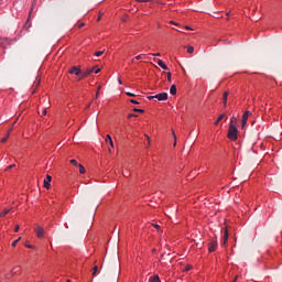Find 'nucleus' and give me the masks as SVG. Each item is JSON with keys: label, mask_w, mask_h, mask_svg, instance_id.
Returning <instances> with one entry per match:
<instances>
[{"label": "nucleus", "mask_w": 282, "mask_h": 282, "mask_svg": "<svg viewBox=\"0 0 282 282\" xmlns=\"http://www.w3.org/2000/svg\"><path fill=\"white\" fill-rule=\"evenodd\" d=\"M127 94V96H130L131 98H135V94H133V93H126Z\"/></svg>", "instance_id": "obj_32"}, {"label": "nucleus", "mask_w": 282, "mask_h": 282, "mask_svg": "<svg viewBox=\"0 0 282 282\" xmlns=\"http://www.w3.org/2000/svg\"><path fill=\"white\" fill-rule=\"evenodd\" d=\"M149 282H162V281L160 280V275L154 274L149 278Z\"/></svg>", "instance_id": "obj_10"}, {"label": "nucleus", "mask_w": 282, "mask_h": 282, "mask_svg": "<svg viewBox=\"0 0 282 282\" xmlns=\"http://www.w3.org/2000/svg\"><path fill=\"white\" fill-rule=\"evenodd\" d=\"M100 96V86H98L95 98H98Z\"/></svg>", "instance_id": "obj_28"}, {"label": "nucleus", "mask_w": 282, "mask_h": 282, "mask_svg": "<svg viewBox=\"0 0 282 282\" xmlns=\"http://www.w3.org/2000/svg\"><path fill=\"white\" fill-rule=\"evenodd\" d=\"M139 3H153V0H137Z\"/></svg>", "instance_id": "obj_19"}, {"label": "nucleus", "mask_w": 282, "mask_h": 282, "mask_svg": "<svg viewBox=\"0 0 282 282\" xmlns=\"http://www.w3.org/2000/svg\"><path fill=\"white\" fill-rule=\"evenodd\" d=\"M67 282H72L70 280H67Z\"/></svg>", "instance_id": "obj_49"}, {"label": "nucleus", "mask_w": 282, "mask_h": 282, "mask_svg": "<svg viewBox=\"0 0 282 282\" xmlns=\"http://www.w3.org/2000/svg\"><path fill=\"white\" fill-rule=\"evenodd\" d=\"M167 80H169V83H172V75H171V73H167Z\"/></svg>", "instance_id": "obj_33"}, {"label": "nucleus", "mask_w": 282, "mask_h": 282, "mask_svg": "<svg viewBox=\"0 0 282 282\" xmlns=\"http://www.w3.org/2000/svg\"><path fill=\"white\" fill-rule=\"evenodd\" d=\"M90 74H100V68L98 67H93L88 68L85 72H82V76H79L78 80H83V78H87V76H90Z\"/></svg>", "instance_id": "obj_2"}, {"label": "nucleus", "mask_w": 282, "mask_h": 282, "mask_svg": "<svg viewBox=\"0 0 282 282\" xmlns=\"http://www.w3.org/2000/svg\"><path fill=\"white\" fill-rule=\"evenodd\" d=\"M98 21H100V17L98 18Z\"/></svg>", "instance_id": "obj_48"}, {"label": "nucleus", "mask_w": 282, "mask_h": 282, "mask_svg": "<svg viewBox=\"0 0 282 282\" xmlns=\"http://www.w3.org/2000/svg\"><path fill=\"white\" fill-rule=\"evenodd\" d=\"M69 74H75V76H82L83 70H80V66H73L69 70Z\"/></svg>", "instance_id": "obj_5"}, {"label": "nucleus", "mask_w": 282, "mask_h": 282, "mask_svg": "<svg viewBox=\"0 0 282 282\" xmlns=\"http://www.w3.org/2000/svg\"><path fill=\"white\" fill-rule=\"evenodd\" d=\"M209 252H215L217 250V240H212L209 243Z\"/></svg>", "instance_id": "obj_8"}, {"label": "nucleus", "mask_w": 282, "mask_h": 282, "mask_svg": "<svg viewBox=\"0 0 282 282\" xmlns=\"http://www.w3.org/2000/svg\"><path fill=\"white\" fill-rule=\"evenodd\" d=\"M26 248H32V245H25Z\"/></svg>", "instance_id": "obj_42"}, {"label": "nucleus", "mask_w": 282, "mask_h": 282, "mask_svg": "<svg viewBox=\"0 0 282 282\" xmlns=\"http://www.w3.org/2000/svg\"><path fill=\"white\" fill-rule=\"evenodd\" d=\"M156 63L159 67H161L162 69H165V70L169 69V67L164 65V62H162V59H156Z\"/></svg>", "instance_id": "obj_14"}, {"label": "nucleus", "mask_w": 282, "mask_h": 282, "mask_svg": "<svg viewBox=\"0 0 282 282\" xmlns=\"http://www.w3.org/2000/svg\"><path fill=\"white\" fill-rule=\"evenodd\" d=\"M19 230H20V227H19V225H17L15 229H14V232H19Z\"/></svg>", "instance_id": "obj_39"}, {"label": "nucleus", "mask_w": 282, "mask_h": 282, "mask_svg": "<svg viewBox=\"0 0 282 282\" xmlns=\"http://www.w3.org/2000/svg\"><path fill=\"white\" fill-rule=\"evenodd\" d=\"M154 228H156V230H160V225L158 224H153Z\"/></svg>", "instance_id": "obj_38"}, {"label": "nucleus", "mask_w": 282, "mask_h": 282, "mask_svg": "<svg viewBox=\"0 0 282 282\" xmlns=\"http://www.w3.org/2000/svg\"><path fill=\"white\" fill-rule=\"evenodd\" d=\"M34 232L39 239L43 238L45 235V229L41 227V225H35L34 226Z\"/></svg>", "instance_id": "obj_4"}, {"label": "nucleus", "mask_w": 282, "mask_h": 282, "mask_svg": "<svg viewBox=\"0 0 282 282\" xmlns=\"http://www.w3.org/2000/svg\"><path fill=\"white\" fill-rule=\"evenodd\" d=\"M226 243H228V229L225 230L223 237V246H226Z\"/></svg>", "instance_id": "obj_13"}, {"label": "nucleus", "mask_w": 282, "mask_h": 282, "mask_svg": "<svg viewBox=\"0 0 282 282\" xmlns=\"http://www.w3.org/2000/svg\"><path fill=\"white\" fill-rule=\"evenodd\" d=\"M229 124H235V127H237V118L231 117Z\"/></svg>", "instance_id": "obj_18"}, {"label": "nucleus", "mask_w": 282, "mask_h": 282, "mask_svg": "<svg viewBox=\"0 0 282 282\" xmlns=\"http://www.w3.org/2000/svg\"><path fill=\"white\" fill-rule=\"evenodd\" d=\"M50 182H52V176H50V174L46 175V178L44 180V188L50 189Z\"/></svg>", "instance_id": "obj_9"}, {"label": "nucleus", "mask_w": 282, "mask_h": 282, "mask_svg": "<svg viewBox=\"0 0 282 282\" xmlns=\"http://www.w3.org/2000/svg\"><path fill=\"white\" fill-rule=\"evenodd\" d=\"M10 213V209H3V212L0 213V217H6Z\"/></svg>", "instance_id": "obj_17"}, {"label": "nucleus", "mask_w": 282, "mask_h": 282, "mask_svg": "<svg viewBox=\"0 0 282 282\" xmlns=\"http://www.w3.org/2000/svg\"><path fill=\"white\" fill-rule=\"evenodd\" d=\"M128 118H129V119H131V118H138V115H135V113H130V115H128Z\"/></svg>", "instance_id": "obj_31"}, {"label": "nucleus", "mask_w": 282, "mask_h": 282, "mask_svg": "<svg viewBox=\"0 0 282 282\" xmlns=\"http://www.w3.org/2000/svg\"><path fill=\"white\" fill-rule=\"evenodd\" d=\"M135 61H142V55H138V56L135 57Z\"/></svg>", "instance_id": "obj_36"}, {"label": "nucleus", "mask_w": 282, "mask_h": 282, "mask_svg": "<svg viewBox=\"0 0 282 282\" xmlns=\"http://www.w3.org/2000/svg\"><path fill=\"white\" fill-rule=\"evenodd\" d=\"M238 276L235 278L234 282H237Z\"/></svg>", "instance_id": "obj_45"}, {"label": "nucleus", "mask_w": 282, "mask_h": 282, "mask_svg": "<svg viewBox=\"0 0 282 282\" xmlns=\"http://www.w3.org/2000/svg\"><path fill=\"white\" fill-rule=\"evenodd\" d=\"M171 23H172L173 25H176L175 22H173V21H172Z\"/></svg>", "instance_id": "obj_47"}, {"label": "nucleus", "mask_w": 282, "mask_h": 282, "mask_svg": "<svg viewBox=\"0 0 282 282\" xmlns=\"http://www.w3.org/2000/svg\"><path fill=\"white\" fill-rule=\"evenodd\" d=\"M130 102H131L132 105H140V101H138V100H135V99H131Z\"/></svg>", "instance_id": "obj_29"}, {"label": "nucleus", "mask_w": 282, "mask_h": 282, "mask_svg": "<svg viewBox=\"0 0 282 282\" xmlns=\"http://www.w3.org/2000/svg\"><path fill=\"white\" fill-rule=\"evenodd\" d=\"M36 83L34 84L35 85V88L39 87V85H41V79L36 78Z\"/></svg>", "instance_id": "obj_34"}, {"label": "nucleus", "mask_w": 282, "mask_h": 282, "mask_svg": "<svg viewBox=\"0 0 282 282\" xmlns=\"http://www.w3.org/2000/svg\"><path fill=\"white\" fill-rule=\"evenodd\" d=\"M185 30H192L191 26H185Z\"/></svg>", "instance_id": "obj_43"}, {"label": "nucleus", "mask_w": 282, "mask_h": 282, "mask_svg": "<svg viewBox=\"0 0 282 282\" xmlns=\"http://www.w3.org/2000/svg\"><path fill=\"white\" fill-rule=\"evenodd\" d=\"M193 52H195V47L188 46L187 47V54H193Z\"/></svg>", "instance_id": "obj_20"}, {"label": "nucleus", "mask_w": 282, "mask_h": 282, "mask_svg": "<svg viewBox=\"0 0 282 282\" xmlns=\"http://www.w3.org/2000/svg\"><path fill=\"white\" fill-rule=\"evenodd\" d=\"M97 272H98V267L95 265L93 269V276H96Z\"/></svg>", "instance_id": "obj_24"}, {"label": "nucleus", "mask_w": 282, "mask_h": 282, "mask_svg": "<svg viewBox=\"0 0 282 282\" xmlns=\"http://www.w3.org/2000/svg\"><path fill=\"white\" fill-rule=\"evenodd\" d=\"M70 164H73L74 166H78L79 163H78V161L73 159V160H70Z\"/></svg>", "instance_id": "obj_26"}, {"label": "nucleus", "mask_w": 282, "mask_h": 282, "mask_svg": "<svg viewBox=\"0 0 282 282\" xmlns=\"http://www.w3.org/2000/svg\"><path fill=\"white\" fill-rule=\"evenodd\" d=\"M77 166H78V169H79V173H80L82 175H84V173H85V166H83V164H78Z\"/></svg>", "instance_id": "obj_16"}, {"label": "nucleus", "mask_w": 282, "mask_h": 282, "mask_svg": "<svg viewBox=\"0 0 282 282\" xmlns=\"http://www.w3.org/2000/svg\"><path fill=\"white\" fill-rule=\"evenodd\" d=\"M152 56H160V53H153Z\"/></svg>", "instance_id": "obj_41"}, {"label": "nucleus", "mask_w": 282, "mask_h": 282, "mask_svg": "<svg viewBox=\"0 0 282 282\" xmlns=\"http://www.w3.org/2000/svg\"><path fill=\"white\" fill-rule=\"evenodd\" d=\"M223 104H224V107L228 105V91H225L223 94Z\"/></svg>", "instance_id": "obj_12"}, {"label": "nucleus", "mask_w": 282, "mask_h": 282, "mask_svg": "<svg viewBox=\"0 0 282 282\" xmlns=\"http://www.w3.org/2000/svg\"><path fill=\"white\" fill-rule=\"evenodd\" d=\"M237 133H239V130H237V126L235 124H229V130H228V138L232 142L237 141L238 137Z\"/></svg>", "instance_id": "obj_1"}, {"label": "nucleus", "mask_w": 282, "mask_h": 282, "mask_svg": "<svg viewBox=\"0 0 282 282\" xmlns=\"http://www.w3.org/2000/svg\"><path fill=\"white\" fill-rule=\"evenodd\" d=\"M170 94H171L172 96H176V95H177V86L172 85V86L170 87Z\"/></svg>", "instance_id": "obj_11"}, {"label": "nucleus", "mask_w": 282, "mask_h": 282, "mask_svg": "<svg viewBox=\"0 0 282 282\" xmlns=\"http://www.w3.org/2000/svg\"><path fill=\"white\" fill-rule=\"evenodd\" d=\"M104 54H105V51H98L95 53V56L100 57Z\"/></svg>", "instance_id": "obj_23"}, {"label": "nucleus", "mask_w": 282, "mask_h": 282, "mask_svg": "<svg viewBox=\"0 0 282 282\" xmlns=\"http://www.w3.org/2000/svg\"><path fill=\"white\" fill-rule=\"evenodd\" d=\"M248 118H250V111H246L242 115V119H241V127L243 129V127H246V124H248Z\"/></svg>", "instance_id": "obj_7"}, {"label": "nucleus", "mask_w": 282, "mask_h": 282, "mask_svg": "<svg viewBox=\"0 0 282 282\" xmlns=\"http://www.w3.org/2000/svg\"><path fill=\"white\" fill-rule=\"evenodd\" d=\"M19 241H21V238H20V239L14 240V241L12 242V247H13V248H15V247H17V245L19 243Z\"/></svg>", "instance_id": "obj_27"}, {"label": "nucleus", "mask_w": 282, "mask_h": 282, "mask_svg": "<svg viewBox=\"0 0 282 282\" xmlns=\"http://www.w3.org/2000/svg\"><path fill=\"white\" fill-rule=\"evenodd\" d=\"M133 111H134L135 113H144V109L133 108Z\"/></svg>", "instance_id": "obj_21"}, {"label": "nucleus", "mask_w": 282, "mask_h": 282, "mask_svg": "<svg viewBox=\"0 0 282 282\" xmlns=\"http://www.w3.org/2000/svg\"><path fill=\"white\" fill-rule=\"evenodd\" d=\"M14 166H17V164H11L6 169V171H11V169H14Z\"/></svg>", "instance_id": "obj_30"}, {"label": "nucleus", "mask_w": 282, "mask_h": 282, "mask_svg": "<svg viewBox=\"0 0 282 282\" xmlns=\"http://www.w3.org/2000/svg\"><path fill=\"white\" fill-rule=\"evenodd\" d=\"M42 116H47V109H44Z\"/></svg>", "instance_id": "obj_37"}, {"label": "nucleus", "mask_w": 282, "mask_h": 282, "mask_svg": "<svg viewBox=\"0 0 282 282\" xmlns=\"http://www.w3.org/2000/svg\"><path fill=\"white\" fill-rule=\"evenodd\" d=\"M221 120H224V115H220L218 117V119L214 122L215 127H217V124H219V122H221Z\"/></svg>", "instance_id": "obj_15"}, {"label": "nucleus", "mask_w": 282, "mask_h": 282, "mask_svg": "<svg viewBox=\"0 0 282 282\" xmlns=\"http://www.w3.org/2000/svg\"><path fill=\"white\" fill-rule=\"evenodd\" d=\"M119 85H122V79H119Z\"/></svg>", "instance_id": "obj_44"}, {"label": "nucleus", "mask_w": 282, "mask_h": 282, "mask_svg": "<svg viewBox=\"0 0 282 282\" xmlns=\"http://www.w3.org/2000/svg\"><path fill=\"white\" fill-rule=\"evenodd\" d=\"M145 138L148 140V147H149V144H151V138L149 135H147V134H145Z\"/></svg>", "instance_id": "obj_35"}, {"label": "nucleus", "mask_w": 282, "mask_h": 282, "mask_svg": "<svg viewBox=\"0 0 282 282\" xmlns=\"http://www.w3.org/2000/svg\"><path fill=\"white\" fill-rule=\"evenodd\" d=\"M149 100H153V98H156V100L164 101L169 100V94L167 93H161L154 96H149Z\"/></svg>", "instance_id": "obj_3"}, {"label": "nucleus", "mask_w": 282, "mask_h": 282, "mask_svg": "<svg viewBox=\"0 0 282 282\" xmlns=\"http://www.w3.org/2000/svg\"><path fill=\"white\" fill-rule=\"evenodd\" d=\"M106 143L110 145V148L108 149L109 153H113V139H111L110 134L106 135Z\"/></svg>", "instance_id": "obj_6"}, {"label": "nucleus", "mask_w": 282, "mask_h": 282, "mask_svg": "<svg viewBox=\"0 0 282 282\" xmlns=\"http://www.w3.org/2000/svg\"><path fill=\"white\" fill-rule=\"evenodd\" d=\"M78 28H79V30H80V28H85V23H80V24L78 25Z\"/></svg>", "instance_id": "obj_40"}, {"label": "nucleus", "mask_w": 282, "mask_h": 282, "mask_svg": "<svg viewBox=\"0 0 282 282\" xmlns=\"http://www.w3.org/2000/svg\"><path fill=\"white\" fill-rule=\"evenodd\" d=\"M173 138H174V140H175L174 147H176V145H177V135H175V131H173Z\"/></svg>", "instance_id": "obj_25"}, {"label": "nucleus", "mask_w": 282, "mask_h": 282, "mask_svg": "<svg viewBox=\"0 0 282 282\" xmlns=\"http://www.w3.org/2000/svg\"><path fill=\"white\" fill-rule=\"evenodd\" d=\"M227 17H230V12H227Z\"/></svg>", "instance_id": "obj_46"}, {"label": "nucleus", "mask_w": 282, "mask_h": 282, "mask_svg": "<svg viewBox=\"0 0 282 282\" xmlns=\"http://www.w3.org/2000/svg\"><path fill=\"white\" fill-rule=\"evenodd\" d=\"M10 131L7 133V135L1 140V142H8V138H10Z\"/></svg>", "instance_id": "obj_22"}]
</instances>
